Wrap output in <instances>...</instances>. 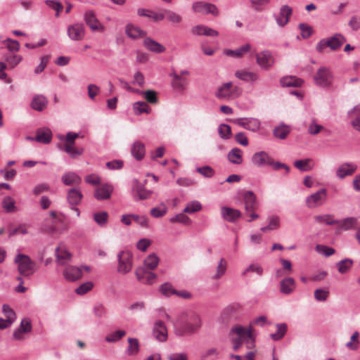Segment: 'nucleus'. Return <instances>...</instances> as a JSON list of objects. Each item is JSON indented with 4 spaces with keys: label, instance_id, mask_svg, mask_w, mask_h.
<instances>
[{
    "label": "nucleus",
    "instance_id": "f257e3e1",
    "mask_svg": "<svg viewBox=\"0 0 360 360\" xmlns=\"http://www.w3.org/2000/svg\"><path fill=\"white\" fill-rule=\"evenodd\" d=\"M202 321L198 312L193 309L181 311L174 323L175 334L183 337L196 333L201 328Z\"/></svg>",
    "mask_w": 360,
    "mask_h": 360
},
{
    "label": "nucleus",
    "instance_id": "f03ea898",
    "mask_svg": "<svg viewBox=\"0 0 360 360\" xmlns=\"http://www.w3.org/2000/svg\"><path fill=\"white\" fill-rule=\"evenodd\" d=\"M230 336L235 351L238 350L243 343L246 345L248 349H252L255 347V338L252 333L251 326H234L230 331Z\"/></svg>",
    "mask_w": 360,
    "mask_h": 360
},
{
    "label": "nucleus",
    "instance_id": "7ed1b4c3",
    "mask_svg": "<svg viewBox=\"0 0 360 360\" xmlns=\"http://www.w3.org/2000/svg\"><path fill=\"white\" fill-rule=\"evenodd\" d=\"M14 262L17 264L19 274L22 276L30 277L37 270L35 262L26 255L18 254Z\"/></svg>",
    "mask_w": 360,
    "mask_h": 360
},
{
    "label": "nucleus",
    "instance_id": "20e7f679",
    "mask_svg": "<svg viewBox=\"0 0 360 360\" xmlns=\"http://www.w3.org/2000/svg\"><path fill=\"white\" fill-rule=\"evenodd\" d=\"M345 37L340 34H335L331 37L325 38L319 41L316 46L318 52L322 53L326 47L332 51H337L345 42Z\"/></svg>",
    "mask_w": 360,
    "mask_h": 360
},
{
    "label": "nucleus",
    "instance_id": "39448f33",
    "mask_svg": "<svg viewBox=\"0 0 360 360\" xmlns=\"http://www.w3.org/2000/svg\"><path fill=\"white\" fill-rule=\"evenodd\" d=\"M240 94V89L234 86L232 82H229L218 87L214 95L220 100H230L238 97Z\"/></svg>",
    "mask_w": 360,
    "mask_h": 360
},
{
    "label": "nucleus",
    "instance_id": "423d86ee",
    "mask_svg": "<svg viewBox=\"0 0 360 360\" xmlns=\"http://www.w3.org/2000/svg\"><path fill=\"white\" fill-rule=\"evenodd\" d=\"M314 81L315 84L320 87H329L333 84V75L329 68L321 67L315 73Z\"/></svg>",
    "mask_w": 360,
    "mask_h": 360
},
{
    "label": "nucleus",
    "instance_id": "0eeeda50",
    "mask_svg": "<svg viewBox=\"0 0 360 360\" xmlns=\"http://www.w3.org/2000/svg\"><path fill=\"white\" fill-rule=\"evenodd\" d=\"M117 271L126 274L131 271L133 266V255L129 250H122L117 254Z\"/></svg>",
    "mask_w": 360,
    "mask_h": 360
},
{
    "label": "nucleus",
    "instance_id": "6e6552de",
    "mask_svg": "<svg viewBox=\"0 0 360 360\" xmlns=\"http://www.w3.org/2000/svg\"><path fill=\"white\" fill-rule=\"evenodd\" d=\"M328 197V191L326 188H321L316 192L306 198L305 203L310 209L320 207L326 203Z\"/></svg>",
    "mask_w": 360,
    "mask_h": 360
},
{
    "label": "nucleus",
    "instance_id": "1a4fd4ad",
    "mask_svg": "<svg viewBox=\"0 0 360 360\" xmlns=\"http://www.w3.org/2000/svg\"><path fill=\"white\" fill-rule=\"evenodd\" d=\"M231 122L245 129L257 132L261 128V121L255 117H240L231 120Z\"/></svg>",
    "mask_w": 360,
    "mask_h": 360
},
{
    "label": "nucleus",
    "instance_id": "9d476101",
    "mask_svg": "<svg viewBox=\"0 0 360 360\" xmlns=\"http://www.w3.org/2000/svg\"><path fill=\"white\" fill-rule=\"evenodd\" d=\"M192 8L194 12L203 15L212 14L214 16L219 15V11L217 6L210 3L197 1L193 4Z\"/></svg>",
    "mask_w": 360,
    "mask_h": 360
},
{
    "label": "nucleus",
    "instance_id": "9b49d317",
    "mask_svg": "<svg viewBox=\"0 0 360 360\" xmlns=\"http://www.w3.org/2000/svg\"><path fill=\"white\" fill-rule=\"evenodd\" d=\"M252 163L258 167L270 166L273 158L266 151L262 150L254 153L251 158Z\"/></svg>",
    "mask_w": 360,
    "mask_h": 360
},
{
    "label": "nucleus",
    "instance_id": "f8f14e48",
    "mask_svg": "<svg viewBox=\"0 0 360 360\" xmlns=\"http://www.w3.org/2000/svg\"><path fill=\"white\" fill-rule=\"evenodd\" d=\"M256 60L260 68L264 70H269L275 62L274 56L268 51L257 53L256 55Z\"/></svg>",
    "mask_w": 360,
    "mask_h": 360
},
{
    "label": "nucleus",
    "instance_id": "ddd939ff",
    "mask_svg": "<svg viewBox=\"0 0 360 360\" xmlns=\"http://www.w3.org/2000/svg\"><path fill=\"white\" fill-rule=\"evenodd\" d=\"M132 191L136 200L148 199L153 193L152 191L146 189L145 186L136 179L134 180Z\"/></svg>",
    "mask_w": 360,
    "mask_h": 360
},
{
    "label": "nucleus",
    "instance_id": "4468645a",
    "mask_svg": "<svg viewBox=\"0 0 360 360\" xmlns=\"http://www.w3.org/2000/svg\"><path fill=\"white\" fill-rule=\"evenodd\" d=\"M68 36L72 41H81L85 36V28L82 23H75L67 28Z\"/></svg>",
    "mask_w": 360,
    "mask_h": 360
},
{
    "label": "nucleus",
    "instance_id": "2eb2a0df",
    "mask_svg": "<svg viewBox=\"0 0 360 360\" xmlns=\"http://www.w3.org/2000/svg\"><path fill=\"white\" fill-rule=\"evenodd\" d=\"M83 198V195L79 188H74L68 190L67 193V199L69 204L72 206V209L76 212L77 216H79V210L76 207L78 205Z\"/></svg>",
    "mask_w": 360,
    "mask_h": 360
},
{
    "label": "nucleus",
    "instance_id": "dca6fc26",
    "mask_svg": "<svg viewBox=\"0 0 360 360\" xmlns=\"http://www.w3.org/2000/svg\"><path fill=\"white\" fill-rule=\"evenodd\" d=\"M357 169V165L354 162H344L336 169V176L343 179L346 176L352 175Z\"/></svg>",
    "mask_w": 360,
    "mask_h": 360
},
{
    "label": "nucleus",
    "instance_id": "f3484780",
    "mask_svg": "<svg viewBox=\"0 0 360 360\" xmlns=\"http://www.w3.org/2000/svg\"><path fill=\"white\" fill-rule=\"evenodd\" d=\"M228 270V262L225 258L221 257L217 264L211 275L212 281H219L226 274Z\"/></svg>",
    "mask_w": 360,
    "mask_h": 360
},
{
    "label": "nucleus",
    "instance_id": "a211bd4d",
    "mask_svg": "<svg viewBox=\"0 0 360 360\" xmlns=\"http://www.w3.org/2000/svg\"><path fill=\"white\" fill-rule=\"evenodd\" d=\"M154 338L160 342H165L167 339V329L162 321H157L154 323L153 329Z\"/></svg>",
    "mask_w": 360,
    "mask_h": 360
},
{
    "label": "nucleus",
    "instance_id": "6ab92c4d",
    "mask_svg": "<svg viewBox=\"0 0 360 360\" xmlns=\"http://www.w3.org/2000/svg\"><path fill=\"white\" fill-rule=\"evenodd\" d=\"M172 77V86L173 89L177 91H184L188 85V79L186 77H182L176 72L171 74Z\"/></svg>",
    "mask_w": 360,
    "mask_h": 360
},
{
    "label": "nucleus",
    "instance_id": "aec40b11",
    "mask_svg": "<svg viewBox=\"0 0 360 360\" xmlns=\"http://www.w3.org/2000/svg\"><path fill=\"white\" fill-rule=\"evenodd\" d=\"M292 9L287 5L281 7L279 13L275 16L276 23L280 27H284L289 22L290 15H292Z\"/></svg>",
    "mask_w": 360,
    "mask_h": 360
},
{
    "label": "nucleus",
    "instance_id": "412c9836",
    "mask_svg": "<svg viewBox=\"0 0 360 360\" xmlns=\"http://www.w3.org/2000/svg\"><path fill=\"white\" fill-rule=\"evenodd\" d=\"M84 20L86 25L93 31L103 32L104 28L97 19L95 13L92 11H87L84 14Z\"/></svg>",
    "mask_w": 360,
    "mask_h": 360
},
{
    "label": "nucleus",
    "instance_id": "4be33fe9",
    "mask_svg": "<svg viewBox=\"0 0 360 360\" xmlns=\"http://www.w3.org/2000/svg\"><path fill=\"white\" fill-rule=\"evenodd\" d=\"M246 213L255 211L258 207L257 197L252 191H246L243 196Z\"/></svg>",
    "mask_w": 360,
    "mask_h": 360
},
{
    "label": "nucleus",
    "instance_id": "5701e85b",
    "mask_svg": "<svg viewBox=\"0 0 360 360\" xmlns=\"http://www.w3.org/2000/svg\"><path fill=\"white\" fill-rule=\"evenodd\" d=\"M221 214L222 218L229 222H234L242 215L240 210L226 206L221 208Z\"/></svg>",
    "mask_w": 360,
    "mask_h": 360
},
{
    "label": "nucleus",
    "instance_id": "b1692460",
    "mask_svg": "<svg viewBox=\"0 0 360 360\" xmlns=\"http://www.w3.org/2000/svg\"><path fill=\"white\" fill-rule=\"evenodd\" d=\"M135 274L139 281L146 284H152L157 277L155 274L146 271L143 267L137 268Z\"/></svg>",
    "mask_w": 360,
    "mask_h": 360
},
{
    "label": "nucleus",
    "instance_id": "393cba45",
    "mask_svg": "<svg viewBox=\"0 0 360 360\" xmlns=\"http://www.w3.org/2000/svg\"><path fill=\"white\" fill-rule=\"evenodd\" d=\"M53 134L50 129L44 127L37 130L34 141L41 143L48 144L52 140Z\"/></svg>",
    "mask_w": 360,
    "mask_h": 360
},
{
    "label": "nucleus",
    "instance_id": "a878e982",
    "mask_svg": "<svg viewBox=\"0 0 360 360\" xmlns=\"http://www.w3.org/2000/svg\"><path fill=\"white\" fill-rule=\"evenodd\" d=\"M235 76L245 82H255L259 78L257 72H251L246 69L236 71Z\"/></svg>",
    "mask_w": 360,
    "mask_h": 360
},
{
    "label": "nucleus",
    "instance_id": "bb28decb",
    "mask_svg": "<svg viewBox=\"0 0 360 360\" xmlns=\"http://www.w3.org/2000/svg\"><path fill=\"white\" fill-rule=\"evenodd\" d=\"M281 226V219L278 215L272 214L267 218V224L260 228V231L263 233L276 231Z\"/></svg>",
    "mask_w": 360,
    "mask_h": 360
},
{
    "label": "nucleus",
    "instance_id": "cd10ccee",
    "mask_svg": "<svg viewBox=\"0 0 360 360\" xmlns=\"http://www.w3.org/2000/svg\"><path fill=\"white\" fill-rule=\"evenodd\" d=\"M125 34L128 37L132 39H137L145 37L146 32L141 30L139 27L136 26L131 23H128L125 26Z\"/></svg>",
    "mask_w": 360,
    "mask_h": 360
},
{
    "label": "nucleus",
    "instance_id": "c85d7f7f",
    "mask_svg": "<svg viewBox=\"0 0 360 360\" xmlns=\"http://www.w3.org/2000/svg\"><path fill=\"white\" fill-rule=\"evenodd\" d=\"M65 278L69 281H75L79 279L82 276V269L74 266H67L63 273Z\"/></svg>",
    "mask_w": 360,
    "mask_h": 360
},
{
    "label": "nucleus",
    "instance_id": "c756f323",
    "mask_svg": "<svg viewBox=\"0 0 360 360\" xmlns=\"http://www.w3.org/2000/svg\"><path fill=\"white\" fill-rule=\"evenodd\" d=\"M56 262L60 265H65L70 261L72 255L66 248L60 245L56 249Z\"/></svg>",
    "mask_w": 360,
    "mask_h": 360
},
{
    "label": "nucleus",
    "instance_id": "7c9ffc66",
    "mask_svg": "<svg viewBox=\"0 0 360 360\" xmlns=\"http://www.w3.org/2000/svg\"><path fill=\"white\" fill-rule=\"evenodd\" d=\"M48 105V99L43 95L37 94L33 96L30 103L31 108L37 111L44 110Z\"/></svg>",
    "mask_w": 360,
    "mask_h": 360
},
{
    "label": "nucleus",
    "instance_id": "2f4dec72",
    "mask_svg": "<svg viewBox=\"0 0 360 360\" xmlns=\"http://www.w3.org/2000/svg\"><path fill=\"white\" fill-rule=\"evenodd\" d=\"M295 288V281L291 277L285 278L280 282V290L285 295H290L292 293Z\"/></svg>",
    "mask_w": 360,
    "mask_h": 360
},
{
    "label": "nucleus",
    "instance_id": "473e14b6",
    "mask_svg": "<svg viewBox=\"0 0 360 360\" xmlns=\"http://www.w3.org/2000/svg\"><path fill=\"white\" fill-rule=\"evenodd\" d=\"M191 32L195 35H205L210 37H217L219 35V32L217 30L202 25L192 27Z\"/></svg>",
    "mask_w": 360,
    "mask_h": 360
},
{
    "label": "nucleus",
    "instance_id": "72a5a7b5",
    "mask_svg": "<svg viewBox=\"0 0 360 360\" xmlns=\"http://www.w3.org/2000/svg\"><path fill=\"white\" fill-rule=\"evenodd\" d=\"M112 191V186L105 184L96 190L94 196L99 200H106L110 197Z\"/></svg>",
    "mask_w": 360,
    "mask_h": 360
},
{
    "label": "nucleus",
    "instance_id": "f704fd0d",
    "mask_svg": "<svg viewBox=\"0 0 360 360\" xmlns=\"http://www.w3.org/2000/svg\"><path fill=\"white\" fill-rule=\"evenodd\" d=\"M137 14L141 17H146L152 19L155 22H159L164 19V13H156L152 10L140 8L137 10Z\"/></svg>",
    "mask_w": 360,
    "mask_h": 360
},
{
    "label": "nucleus",
    "instance_id": "c9c22d12",
    "mask_svg": "<svg viewBox=\"0 0 360 360\" xmlns=\"http://www.w3.org/2000/svg\"><path fill=\"white\" fill-rule=\"evenodd\" d=\"M143 45L148 50L154 53H161L165 51V47L163 45L150 37L143 40Z\"/></svg>",
    "mask_w": 360,
    "mask_h": 360
},
{
    "label": "nucleus",
    "instance_id": "e433bc0d",
    "mask_svg": "<svg viewBox=\"0 0 360 360\" xmlns=\"http://www.w3.org/2000/svg\"><path fill=\"white\" fill-rule=\"evenodd\" d=\"M61 180L65 186L78 185L82 182L81 177L75 172H72L63 174Z\"/></svg>",
    "mask_w": 360,
    "mask_h": 360
},
{
    "label": "nucleus",
    "instance_id": "4c0bfd02",
    "mask_svg": "<svg viewBox=\"0 0 360 360\" xmlns=\"http://www.w3.org/2000/svg\"><path fill=\"white\" fill-rule=\"evenodd\" d=\"M358 222L356 217H347L343 220H338L337 224L339 231H348L354 228Z\"/></svg>",
    "mask_w": 360,
    "mask_h": 360
},
{
    "label": "nucleus",
    "instance_id": "58836bf2",
    "mask_svg": "<svg viewBox=\"0 0 360 360\" xmlns=\"http://www.w3.org/2000/svg\"><path fill=\"white\" fill-rule=\"evenodd\" d=\"M145 153V145L139 141L134 142L131 147V154L134 158L137 160H141L143 158Z\"/></svg>",
    "mask_w": 360,
    "mask_h": 360
},
{
    "label": "nucleus",
    "instance_id": "ea45409f",
    "mask_svg": "<svg viewBox=\"0 0 360 360\" xmlns=\"http://www.w3.org/2000/svg\"><path fill=\"white\" fill-rule=\"evenodd\" d=\"M227 158L232 164L240 165L243 162V151L238 148H234L229 152Z\"/></svg>",
    "mask_w": 360,
    "mask_h": 360
},
{
    "label": "nucleus",
    "instance_id": "a19ab883",
    "mask_svg": "<svg viewBox=\"0 0 360 360\" xmlns=\"http://www.w3.org/2000/svg\"><path fill=\"white\" fill-rule=\"evenodd\" d=\"M250 47L249 44H246L234 50H226L225 53L234 58H240L250 50Z\"/></svg>",
    "mask_w": 360,
    "mask_h": 360
},
{
    "label": "nucleus",
    "instance_id": "79ce46f5",
    "mask_svg": "<svg viewBox=\"0 0 360 360\" xmlns=\"http://www.w3.org/2000/svg\"><path fill=\"white\" fill-rule=\"evenodd\" d=\"M280 82L283 86H301L303 84V80L296 77L288 76L281 78Z\"/></svg>",
    "mask_w": 360,
    "mask_h": 360
},
{
    "label": "nucleus",
    "instance_id": "37998d69",
    "mask_svg": "<svg viewBox=\"0 0 360 360\" xmlns=\"http://www.w3.org/2000/svg\"><path fill=\"white\" fill-rule=\"evenodd\" d=\"M250 273H253L258 276H262L264 273V269L259 263H252L244 269L242 272V276H246Z\"/></svg>",
    "mask_w": 360,
    "mask_h": 360
},
{
    "label": "nucleus",
    "instance_id": "c03bdc74",
    "mask_svg": "<svg viewBox=\"0 0 360 360\" xmlns=\"http://www.w3.org/2000/svg\"><path fill=\"white\" fill-rule=\"evenodd\" d=\"M133 111L136 115H140L142 113L149 114L151 111L148 105L143 101H137L133 104Z\"/></svg>",
    "mask_w": 360,
    "mask_h": 360
},
{
    "label": "nucleus",
    "instance_id": "a18cd8bd",
    "mask_svg": "<svg viewBox=\"0 0 360 360\" xmlns=\"http://www.w3.org/2000/svg\"><path fill=\"white\" fill-rule=\"evenodd\" d=\"M294 166L300 171L307 172L312 169L314 167L313 160L310 158L296 160Z\"/></svg>",
    "mask_w": 360,
    "mask_h": 360
},
{
    "label": "nucleus",
    "instance_id": "49530a36",
    "mask_svg": "<svg viewBox=\"0 0 360 360\" xmlns=\"http://www.w3.org/2000/svg\"><path fill=\"white\" fill-rule=\"evenodd\" d=\"M219 351L215 347H210L203 351L200 355V360H217L219 356Z\"/></svg>",
    "mask_w": 360,
    "mask_h": 360
},
{
    "label": "nucleus",
    "instance_id": "de8ad7c7",
    "mask_svg": "<svg viewBox=\"0 0 360 360\" xmlns=\"http://www.w3.org/2000/svg\"><path fill=\"white\" fill-rule=\"evenodd\" d=\"M1 205L6 212L12 213L17 211L15 200L10 196H6L3 199Z\"/></svg>",
    "mask_w": 360,
    "mask_h": 360
},
{
    "label": "nucleus",
    "instance_id": "09e8293b",
    "mask_svg": "<svg viewBox=\"0 0 360 360\" xmlns=\"http://www.w3.org/2000/svg\"><path fill=\"white\" fill-rule=\"evenodd\" d=\"M316 222L319 224H326L327 225H333L337 224L338 223V220L334 219L333 215L331 214H321L316 215L314 217Z\"/></svg>",
    "mask_w": 360,
    "mask_h": 360
},
{
    "label": "nucleus",
    "instance_id": "8fccbe9b",
    "mask_svg": "<svg viewBox=\"0 0 360 360\" xmlns=\"http://www.w3.org/2000/svg\"><path fill=\"white\" fill-rule=\"evenodd\" d=\"M162 13H164V18H166L167 21L172 24H179L182 20L181 16L172 11L165 9Z\"/></svg>",
    "mask_w": 360,
    "mask_h": 360
},
{
    "label": "nucleus",
    "instance_id": "3c124183",
    "mask_svg": "<svg viewBox=\"0 0 360 360\" xmlns=\"http://www.w3.org/2000/svg\"><path fill=\"white\" fill-rule=\"evenodd\" d=\"M64 150L73 158L82 155L84 153L82 148L75 147V144H65Z\"/></svg>",
    "mask_w": 360,
    "mask_h": 360
},
{
    "label": "nucleus",
    "instance_id": "603ef678",
    "mask_svg": "<svg viewBox=\"0 0 360 360\" xmlns=\"http://www.w3.org/2000/svg\"><path fill=\"white\" fill-rule=\"evenodd\" d=\"M129 346L127 350V354L130 356L136 355L139 351V343L136 338H128Z\"/></svg>",
    "mask_w": 360,
    "mask_h": 360
},
{
    "label": "nucleus",
    "instance_id": "864d4df0",
    "mask_svg": "<svg viewBox=\"0 0 360 360\" xmlns=\"http://www.w3.org/2000/svg\"><path fill=\"white\" fill-rule=\"evenodd\" d=\"M159 263V258L155 254L148 255L144 260V266L150 270L155 269Z\"/></svg>",
    "mask_w": 360,
    "mask_h": 360
},
{
    "label": "nucleus",
    "instance_id": "5fc2aeb1",
    "mask_svg": "<svg viewBox=\"0 0 360 360\" xmlns=\"http://www.w3.org/2000/svg\"><path fill=\"white\" fill-rule=\"evenodd\" d=\"M202 210V205L198 200L189 202L184 210V213L193 214Z\"/></svg>",
    "mask_w": 360,
    "mask_h": 360
},
{
    "label": "nucleus",
    "instance_id": "6e6d98bb",
    "mask_svg": "<svg viewBox=\"0 0 360 360\" xmlns=\"http://www.w3.org/2000/svg\"><path fill=\"white\" fill-rule=\"evenodd\" d=\"M353 261L350 259H345L337 263L338 270L340 274L347 273L352 266Z\"/></svg>",
    "mask_w": 360,
    "mask_h": 360
},
{
    "label": "nucleus",
    "instance_id": "4d7b16f0",
    "mask_svg": "<svg viewBox=\"0 0 360 360\" xmlns=\"http://www.w3.org/2000/svg\"><path fill=\"white\" fill-rule=\"evenodd\" d=\"M290 133V129L288 126L280 125L274 129V135L280 139H285Z\"/></svg>",
    "mask_w": 360,
    "mask_h": 360
},
{
    "label": "nucleus",
    "instance_id": "13d9d810",
    "mask_svg": "<svg viewBox=\"0 0 360 360\" xmlns=\"http://www.w3.org/2000/svg\"><path fill=\"white\" fill-rule=\"evenodd\" d=\"M251 7L257 12H261L267 6L271 0H249Z\"/></svg>",
    "mask_w": 360,
    "mask_h": 360
},
{
    "label": "nucleus",
    "instance_id": "bf43d9fd",
    "mask_svg": "<svg viewBox=\"0 0 360 360\" xmlns=\"http://www.w3.org/2000/svg\"><path fill=\"white\" fill-rule=\"evenodd\" d=\"M277 331L271 333L270 337L274 340H279L285 335L287 331V325L285 323H279L276 325Z\"/></svg>",
    "mask_w": 360,
    "mask_h": 360
},
{
    "label": "nucleus",
    "instance_id": "052dcab7",
    "mask_svg": "<svg viewBox=\"0 0 360 360\" xmlns=\"http://www.w3.org/2000/svg\"><path fill=\"white\" fill-rule=\"evenodd\" d=\"M126 334V332L123 330H118L109 333L105 338L108 342H115L123 338Z\"/></svg>",
    "mask_w": 360,
    "mask_h": 360
},
{
    "label": "nucleus",
    "instance_id": "680f3d73",
    "mask_svg": "<svg viewBox=\"0 0 360 360\" xmlns=\"http://www.w3.org/2000/svg\"><path fill=\"white\" fill-rule=\"evenodd\" d=\"M323 129V127L318 124L316 119L314 117L311 119L308 125V132L311 135L318 134Z\"/></svg>",
    "mask_w": 360,
    "mask_h": 360
},
{
    "label": "nucleus",
    "instance_id": "e2e57ef3",
    "mask_svg": "<svg viewBox=\"0 0 360 360\" xmlns=\"http://www.w3.org/2000/svg\"><path fill=\"white\" fill-rule=\"evenodd\" d=\"M79 134L75 132L70 131L65 136L58 135V139L61 141H65V144H75V140L78 138Z\"/></svg>",
    "mask_w": 360,
    "mask_h": 360
},
{
    "label": "nucleus",
    "instance_id": "0e129e2a",
    "mask_svg": "<svg viewBox=\"0 0 360 360\" xmlns=\"http://www.w3.org/2000/svg\"><path fill=\"white\" fill-rule=\"evenodd\" d=\"M169 221L172 223L179 222L184 225H189L192 222L191 219L185 215L184 212L176 214L173 217L170 218Z\"/></svg>",
    "mask_w": 360,
    "mask_h": 360
},
{
    "label": "nucleus",
    "instance_id": "69168bd1",
    "mask_svg": "<svg viewBox=\"0 0 360 360\" xmlns=\"http://www.w3.org/2000/svg\"><path fill=\"white\" fill-rule=\"evenodd\" d=\"M219 136L223 139H229L231 136V127L226 124H221L218 127Z\"/></svg>",
    "mask_w": 360,
    "mask_h": 360
},
{
    "label": "nucleus",
    "instance_id": "338daca9",
    "mask_svg": "<svg viewBox=\"0 0 360 360\" xmlns=\"http://www.w3.org/2000/svg\"><path fill=\"white\" fill-rule=\"evenodd\" d=\"M359 333L356 331L351 336L350 341L346 343V347L351 350H356L359 346Z\"/></svg>",
    "mask_w": 360,
    "mask_h": 360
},
{
    "label": "nucleus",
    "instance_id": "774afa93",
    "mask_svg": "<svg viewBox=\"0 0 360 360\" xmlns=\"http://www.w3.org/2000/svg\"><path fill=\"white\" fill-rule=\"evenodd\" d=\"M329 296V290L318 288L314 291V298L318 302H325Z\"/></svg>",
    "mask_w": 360,
    "mask_h": 360
}]
</instances>
